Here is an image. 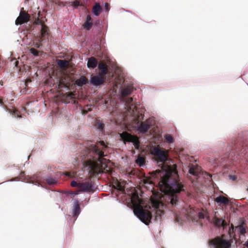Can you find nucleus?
Wrapping results in <instances>:
<instances>
[{
    "label": "nucleus",
    "mask_w": 248,
    "mask_h": 248,
    "mask_svg": "<svg viewBox=\"0 0 248 248\" xmlns=\"http://www.w3.org/2000/svg\"><path fill=\"white\" fill-rule=\"evenodd\" d=\"M110 89L109 91L110 98L117 96L124 105V112L126 116H130L137 121L140 116L138 108L133 102L132 98L129 97L132 91L133 87L128 85H123L124 80L120 77L112 76L109 79ZM112 98H110V101Z\"/></svg>",
    "instance_id": "nucleus-1"
},
{
    "label": "nucleus",
    "mask_w": 248,
    "mask_h": 248,
    "mask_svg": "<svg viewBox=\"0 0 248 248\" xmlns=\"http://www.w3.org/2000/svg\"><path fill=\"white\" fill-rule=\"evenodd\" d=\"M166 207L165 203L161 200H157L151 202V206L149 209L142 210L138 208L133 211L134 214L142 222L148 225L153 220L157 221L160 220L162 215L164 214L163 210Z\"/></svg>",
    "instance_id": "nucleus-2"
},
{
    "label": "nucleus",
    "mask_w": 248,
    "mask_h": 248,
    "mask_svg": "<svg viewBox=\"0 0 248 248\" xmlns=\"http://www.w3.org/2000/svg\"><path fill=\"white\" fill-rule=\"evenodd\" d=\"M108 143L104 140H100L95 144H92L86 148L84 156L85 162L89 164V168L91 170L99 169L104 164L105 159L103 149L108 148Z\"/></svg>",
    "instance_id": "nucleus-3"
},
{
    "label": "nucleus",
    "mask_w": 248,
    "mask_h": 248,
    "mask_svg": "<svg viewBox=\"0 0 248 248\" xmlns=\"http://www.w3.org/2000/svg\"><path fill=\"white\" fill-rule=\"evenodd\" d=\"M162 180L166 182L174 194H179L181 192L185 191V186L177 171L170 169H165L162 171Z\"/></svg>",
    "instance_id": "nucleus-4"
},
{
    "label": "nucleus",
    "mask_w": 248,
    "mask_h": 248,
    "mask_svg": "<svg viewBox=\"0 0 248 248\" xmlns=\"http://www.w3.org/2000/svg\"><path fill=\"white\" fill-rule=\"evenodd\" d=\"M18 178L23 182L32 184L45 189H47V187L43 184V181H46V183L49 186H54L57 184V181L51 177L48 176L45 179L38 174L30 176L26 175L24 172H21L19 177H16L15 180H17Z\"/></svg>",
    "instance_id": "nucleus-5"
},
{
    "label": "nucleus",
    "mask_w": 248,
    "mask_h": 248,
    "mask_svg": "<svg viewBox=\"0 0 248 248\" xmlns=\"http://www.w3.org/2000/svg\"><path fill=\"white\" fill-rule=\"evenodd\" d=\"M154 161L156 163L162 164L168 161L167 153L166 150L159 146H154L151 150Z\"/></svg>",
    "instance_id": "nucleus-6"
},
{
    "label": "nucleus",
    "mask_w": 248,
    "mask_h": 248,
    "mask_svg": "<svg viewBox=\"0 0 248 248\" xmlns=\"http://www.w3.org/2000/svg\"><path fill=\"white\" fill-rule=\"evenodd\" d=\"M188 173L189 174L193 175L196 179L200 181V177L201 176L206 177L207 180H209L211 179V176L206 173H203L201 168L197 165L190 164L188 166Z\"/></svg>",
    "instance_id": "nucleus-7"
},
{
    "label": "nucleus",
    "mask_w": 248,
    "mask_h": 248,
    "mask_svg": "<svg viewBox=\"0 0 248 248\" xmlns=\"http://www.w3.org/2000/svg\"><path fill=\"white\" fill-rule=\"evenodd\" d=\"M210 248H231L230 242L227 239L217 237L209 242Z\"/></svg>",
    "instance_id": "nucleus-8"
},
{
    "label": "nucleus",
    "mask_w": 248,
    "mask_h": 248,
    "mask_svg": "<svg viewBox=\"0 0 248 248\" xmlns=\"http://www.w3.org/2000/svg\"><path fill=\"white\" fill-rule=\"evenodd\" d=\"M106 80V77H103L100 74H96L91 76L90 82L91 84L95 87H100L104 85Z\"/></svg>",
    "instance_id": "nucleus-9"
},
{
    "label": "nucleus",
    "mask_w": 248,
    "mask_h": 248,
    "mask_svg": "<svg viewBox=\"0 0 248 248\" xmlns=\"http://www.w3.org/2000/svg\"><path fill=\"white\" fill-rule=\"evenodd\" d=\"M39 28L40 31V42L42 43L46 40H48V37L49 36V31L47 26L44 24L40 21Z\"/></svg>",
    "instance_id": "nucleus-10"
},
{
    "label": "nucleus",
    "mask_w": 248,
    "mask_h": 248,
    "mask_svg": "<svg viewBox=\"0 0 248 248\" xmlns=\"http://www.w3.org/2000/svg\"><path fill=\"white\" fill-rule=\"evenodd\" d=\"M94 188L93 183L91 181L80 182L78 192H93Z\"/></svg>",
    "instance_id": "nucleus-11"
},
{
    "label": "nucleus",
    "mask_w": 248,
    "mask_h": 248,
    "mask_svg": "<svg viewBox=\"0 0 248 248\" xmlns=\"http://www.w3.org/2000/svg\"><path fill=\"white\" fill-rule=\"evenodd\" d=\"M0 106L5 111L8 112L9 113H10L13 116V117H14L15 118H21V117L19 112L16 108H14L13 109H10V108H8L7 107V106L4 104V102L3 101V99L0 97Z\"/></svg>",
    "instance_id": "nucleus-12"
},
{
    "label": "nucleus",
    "mask_w": 248,
    "mask_h": 248,
    "mask_svg": "<svg viewBox=\"0 0 248 248\" xmlns=\"http://www.w3.org/2000/svg\"><path fill=\"white\" fill-rule=\"evenodd\" d=\"M73 206L72 209V217L77 219L81 212V209L78 199L73 200Z\"/></svg>",
    "instance_id": "nucleus-13"
},
{
    "label": "nucleus",
    "mask_w": 248,
    "mask_h": 248,
    "mask_svg": "<svg viewBox=\"0 0 248 248\" xmlns=\"http://www.w3.org/2000/svg\"><path fill=\"white\" fill-rule=\"evenodd\" d=\"M29 18V15L26 13L20 12L19 16L16 19L15 23L16 25H21L27 23Z\"/></svg>",
    "instance_id": "nucleus-14"
},
{
    "label": "nucleus",
    "mask_w": 248,
    "mask_h": 248,
    "mask_svg": "<svg viewBox=\"0 0 248 248\" xmlns=\"http://www.w3.org/2000/svg\"><path fill=\"white\" fill-rule=\"evenodd\" d=\"M151 125L147 122L140 124L137 125V130L140 133L146 134L148 132Z\"/></svg>",
    "instance_id": "nucleus-15"
},
{
    "label": "nucleus",
    "mask_w": 248,
    "mask_h": 248,
    "mask_svg": "<svg viewBox=\"0 0 248 248\" xmlns=\"http://www.w3.org/2000/svg\"><path fill=\"white\" fill-rule=\"evenodd\" d=\"M239 223V225L235 227V231L238 232L241 234L244 235L246 232V221L243 218H240Z\"/></svg>",
    "instance_id": "nucleus-16"
},
{
    "label": "nucleus",
    "mask_w": 248,
    "mask_h": 248,
    "mask_svg": "<svg viewBox=\"0 0 248 248\" xmlns=\"http://www.w3.org/2000/svg\"><path fill=\"white\" fill-rule=\"evenodd\" d=\"M98 68L99 70V73L98 74H100L104 77H106V78H107V77L109 76V74L108 73L107 65L103 63H100L98 65Z\"/></svg>",
    "instance_id": "nucleus-17"
},
{
    "label": "nucleus",
    "mask_w": 248,
    "mask_h": 248,
    "mask_svg": "<svg viewBox=\"0 0 248 248\" xmlns=\"http://www.w3.org/2000/svg\"><path fill=\"white\" fill-rule=\"evenodd\" d=\"M214 223L216 226L218 227H222L224 229L227 230L228 223L222 218L215 217L214 218Z\"/></svg>",
    "instance_id": "nucleus-18"
},
{
    "label": "nucleus",
    "mask_w": 248,
    "mask_h": 248,
    "mask_svg": "<svg viewBox=\"0 0 248 248\" xmlns=\"http://www.w3.org/2000/svg\"><path fill=\"white\" fill-rule=\"evenodd\" d=\"M99 64L97 60L94 57H91L88 59L87 65L89 68L94 69Z\"/></svg>",
    "instance_id": "nucleus-19"
},
{
    "label": "nucleus",
    "mask_w": 248,
    "mask_h": 248,
    "mask_svg": "<svg viewBox=\"0 0 248 248\" xmlns=\"http://www.w3.org/2000/svg\"><path fill=\"white\" fill-rule=\"evenodd\" d=\"M103 8L99 2H95L92 9V12L95 16H99L102 12Z\"/></svg>",
    "instance_id": "nucleus-20"
},
{
    "label": "nucleus",
    "mask_w": 248,
    "mask_h": 248,
    "mask_svg": "<svg viewBox=\"0 0 248 248\" xmlns=\"http://www.w3.org/2000/svg\"><path fill=\"white\" fill-rule=\"evenodd\" d=\"M93 20L90 15H87L86 18V21L83 24V27L87 31H89L93 26Z\"/></svg>",
    "instance_id": "nucleus-21"
},
{
    "label": "nucleus",
    "mask_w": 248,
    "mask_h": 248,
    "mask_svg": "<svg viewBox=\"0 0 248 248\" xmlns=\"http://www.w3.org/2000/svg\"><path fill=\"white\" fill-rule=\"evenodd\" d=\"M215 202L217 203L221 204L225 207L229 205V201L221 195H219L216 197L215 200Z\"/></svg>",
    "instance_id": "nucleus-22"
},
{
    "label": "nucleus",
    "mask_w": 248,
    "mask_h": 248,
    "mask_svg": "<svg viewBox=\"0 0 248 248\" xmlns=\"http://www.w3.org/2000/svg\"><path fill=\"white\" fill-rule=\"evenodd\" d=\"M95 127L96 129L102 134L104 133L105 125L102 122L96 120L95 124Z\"/></svg>",
    "instance_id": "nucleus-23"
},
{
    "label": "nucleus",
    "mask_w": 248,
    "mask_h": 248,
    "mask_svg": "<svg viewBox=\"0 0 248 248\" xmlns=\"http://www.w3.org/2000/svg\"><path fill=\"white\" fill-rule=\"evenodd\" d=\"M88 83L87 79L84 76H81L76 81L77 85L79 87H82Z\"/></svg>",
    "instance_id": "nucleus-24"
},
{
    "label": "nucleus",
    "mask_w": 248,
    "mask_h": 248,
    "mask_svg": "<svg viewBox=\"0 0 248 248\" xmlns=\"http://www.w3.org/2000/svg\"><path fill=\"white\" fill-rule=\"evenodd\" d=\"M136 163L140 167H143L144 166H145V160L143 157H142V156L139 155L137 157V159L136 160Z\"/></svg>",
    "instance_id": "nucleus-25"
},
{
    "label": "nucleus",
    "mask_w": 248,
    "mask_h": 248,
    "mask_svg": "<svg viewBox=\"0 0 248 248\" xmlns=\"http://www.w3.org/2000/svg\"><path fill=\"white\" fill-rule=\"evenodd\" d=\"M72 5L74 8H78L79 6H82L84 9H87V6L81 3L78 0H76L72 2Z\"/></svg>",
    "instance_id": "nucleus-26"
},
{
    "label": "nucleus",
    "mask_w": 248,
    "mask_h": 248,
    "mask_svg": "<svg viewBox=\"0 0 248 248\" xmlns=\"http://www.w3.org/2000/svg\"><path fill=\"white\" fill-rule=\"evenodd\" d=\"M56 62L57 65L62 68L66 67L68 64V62L66 60H62L59 59L57 60Z\"/></svg>",
    "instance_id": "nucleus-27"
},
{
    "label": "nucleus",
    "mask_w": 248,
    "mask_h": 248,
    "mask_svg": "<svg viewBox=\"0 0 248 248\" xmlns=\"http://www.w3.org/2000/svg\"><path fill=\"white\" fill-rule=\"evenodd\" d=\"M164 139L168 143H172L174 141L173 137L169 134H166L164 136Z\"/></svg>",
    "instance_id": "nucleus-28"
},
{
    "label": "nucleus",
    "mask_w": 248,
    "mask_h": 248,
    "mask_svg": "<svg viewBox=\"0 0 248 248\" xmlns=\"http://www.w3.org/2000/svg\"><path fill=\"white\" fill-rule=\"evenodd\" d=\"M207 214V212L203 210L199 212L198 217L200 219H204L206 217Z\"/></svg>",
    "instance_id": "nucleus-29"
},
{
    "label": "nucleus",
    "mask_w": 248,
    "mask_h": 248,
    "mask_svg": "<svg viewBox=\"0 0 248 248\" xmlns=\"http://www.w3.org/2000/svg\"><path fill=\"white\" fill-rule=\"evenodd\" d=\"M169 199H170V202L172 205H174L176 204V202L178 201V197L175 195L172 198L169 197Z\"/></svg>",
    "instance_id": "nucleus-30"
},
{
    "label": "nucleus",
    "mask_w": 248,
    "mask_h": 248,
    "mask_svg": "<svg viewBox=\"0 0 248 248\" xmlns=\"http://www.w3.org/2000/svg\"><path fill=\"white\" fill-rule=\"evenodd\" d=\"M175 222L177 223L179 225H182L183 223V219L177 215L174 216Z\"/></svg>",
    "instance_id": "nucleus-31"
},
{
    "label": "nucleus",
    "mask_w": 248,
    "mask_h": 248,
    "mask_svg": "<svg viewBox=\"0 0 248 248\" xmlns=\"http://www.w3.org/2000/svg\"><path fill=\"white\" fill-rule=\"evenodd\" d=\"M80 182H78L75 180L71 181V186L73 187H77L79 189Z\"/></svg>",
    "instance_id": "nucleus-32"
},
{
    "label": "nucleus",
    "mask_w": 248,
    "mask_h": 248,
    "mask_svg": "<svg viewBox=\"0 0 248 248\" xmlns=\"http://www.w3.org/2000/svg\"><path fill=\"white\" fill-rule=\"evenodd\" d=\"M30 52L34 56H38V54H39V52L35 48H31L30 49Z\"/></svg>",
    "instance_id": "nucleus-33"
},
{
    "label": "nucleus",
    "mask_w": 248,
    "mask_h": 248,
    "mask_svg": "<svg viewBox=\"0 0 248 248\" xmlns=\"http://www.w3.org/2000/svg\"><path fill=\"white\" fill-rule=\"evenodd\" d=\"M85 151H86V150L84 151V152L82 153L83 154V155L82 156H81V158H78V160H81V161L82 162L83 164L84 165H85L86 164L88 167H89V164L86 162H85V159H82L83 158H84V156H86V155L85 154Z\"/></svg>",
    "instance_id": "nucleus-34"
},
{
    "label": "nucleus",
    "mask_w": 248,
    "mask_h": 248,
    "mask_svg": "<svg viewBox=\"0 0 248 248\" xmlns=\"http://www.w3.org/2000/svg\"><path fill=\"white\" fill-rule=\"evenodd\" d=\"M78 192H79L78 191V192H73V191H68V192L64 191V192H63L64 193L66 194L71 195L72 196H74L75 195L78 194Z\"/></svg>",
    "instance_id": "nucleus-35"
},
{
    "label": "nucleus",
    "mask_w": 248,
    "mask_h": 248,
    "mask_svg": "<svg viewBox=\"0 0 248 248\" xmlns=\"http://www.w3.org/2000/svg\"><path fill=\"white\" fill-rule=\"evenodd\" d=\"M104 8H105V10L106 12H108L110 9L109 4L108 3H105L104 4Z\"/></svg>",
    "instance_id": "nucleus-36"
},
{
    "label": "nucleus",
    "mask_w": 248,
    "mask_h": 248,
    "mask_svg": "<svg viewBox=\"0 0 248 248\" xmlns=\"http://www.w3.org/2000/svg\"><path fill=\"white\" fill-rule=\"evenodd\" d=\"M229 234L230 235V237H231V234L232 233V224L231 223L230 224V226L229 227V230L228 231Z\"/></svg>",
    "instance_id": "nucleus-37"
},
{
    "label": "nucleus",
    "mask_w": 248,
    "mask_h": 248,
    "mask_svg": "<svg viewBox=\"0 0 248 248\" xmlns=\"http://www.w3.org/2000/svg\"><path fill=\"white\" fill-rule=\"evenodd\" d=\"M40 46H41L40 44H38V43H36L35 45V46L37 48H40Z\"/></svg>",
    "instance_id": "nucleus-38"
},
{
    "label": "nucleus",
    "mask_w": 248,
    "mask_h": 248,
    "mask_svg": "<svg viewBox=\"0 0 248 248\" xmlns=\"http://www.w3.org/2000/svg\"><path fill=\"white\" fill-rule=\"evenodd\" d=\"M229 177L230 179L232 180V174H230L229 175Z\"/></svg>",
    "instance_id": "nucleus-39"
},
{
    "label": "nucleus",
    "mask_w": 248,
    "mask_h": 248,
    "mask_svg": "<svg viewBox=\"0 0 248 248\" xmlns=\"http://www.w3.org/2000/svg\"><path fill=\"white\" fill-rule=\"evenodd\" d=\"M57 81H58V82H59V83L60 84H62V81H61V80H60V79H57Z\"/></svg>",
    "instance_id": "nucleus-40"
},
{
    "label": "nucleus",
    "mask_w": 248,
    "mask_h": 248,
    "mask_svg": "<svg viewBox=\"0 0 248 248\" xmlns=\"http://www.w3.org/2000/svg\"><path fill=\"white\" fill-rule=\"evenodd\" d=\"M233 181H235L237 179V177L235 175H233Z\"/></svg>",
    "instance_id": "nucleus-41"
},
{
    "label": "nucleus",
    "mask_w": 248,
    "mask_h": 248,
    "mask_svg": "<svg viewBox=\"0 0 248 248\" xmlns=\"http://www.w3.org/2000/svg\"><path fill=\"white\" fill-rule=\"evenodd\" d=\"M109 101V100H108V101L106 100V101H105V104H106V105L108 104V101Z\"/></svg>",
    "instance_id": "nucleus-42"
},
{
    "label": "nucleus",
    "mask_w": 248,
    "mask_h": 248,
    "mask_svg": "<svg viewBox=\"0 0 248 248\" xmlns=\"http://www.w3.org/2000/svg\"><path fill=\"white\" fill-rule=\"evenodd\" d=\"M246 246L248 248V240L246 242Z\"/></svg>",
    "instance_id": "nucleus-43"
},
{
    "label": "nucleus",
    "mask_w": 248,
    "mask_h": 248,
    "mask_svg": "<svg viewBox=\"0 0 248 248\" xmlns=\"http://www.w3.org/2000/svg\"><path fill=\"white\" fill-rule=\"evenodd\" d=\"M3 85V83L0 81V87Z\"/></svg>",
    "instance_id": "nucleus-44"
},
{
    "label": "nucleus",
    "mask_w": 248,
    "mask_h": 248,
    "mask_svg": "<svg viewBox=\"0 0 248 248\" xmlns=\"http://www.w3.org/2000/svg\"><path fill=\"white\" fill-rule=\"evenodd\" d=\"M233 240L235 239V235L234 234H233Z\"/></svg>",
    "instance_id": "nucleus-45"
},
{
    "label": "nucleus",
    "mask_w": 248,
    "mask_h": 248,
    "mask_svg": "<svg viewBox=\"0 0 248 248\" xmlns=\"http://www.w3.org/2000/svg\"><path fill=\"white\" fill-rule=\"evenodd\" d=\"M247 190H248V188L247 189Z\"/></svg>",
    "instance_id": "nucleus-46"
}]
</instances>
